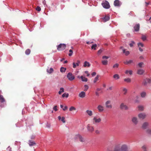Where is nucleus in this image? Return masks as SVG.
Segmentation results:
<instances>
[{"mask_svg": "<svg viewBox=\"0 0 151 151\" xmlns=\"http://www.w3.org/2000/svg\"><path fill=\"white\" fill-rule=\"evenodd\" d=\"M149 123L147 122H145L142 124V129H146L145 133L147 135L151 136V129H148Z\"/></svg>", "mask_w": 151, "mask_h": 151, "instance_id": "f257e3e1", "label": "nucleus"}, {"mask_svg": "<svg viewBox=\"0 0 151 151\" xmlns=\"http://www.w3.org/2000/svg\"><path fill=\"white\" fill-rule=\"evenodd\" d=\"M127 146L123 145L121 146L120 148H119L117 146L115 147L113 151H127Z\"/></svg>", "mask_w": 151, "mask_h": 151, "instance_id": "f03ea898", "label": "nucleus"}, {"mask_svg": "<svg viewBox=\"0 0 151 151\" xmlns=\"http://www.w3.org/2000/svg\"><path fill=\"white\" fill-rule=\"evenodd\" d=\"M142 63H139L137 65L136 68L137 70V73L138 75H142Z\"/></svg>", "mask_w": 151, "mask_h": 151, "instance_id": "7ed1b4c3", "label": "nucleus"}, {"mask_svg": "<svg viewBox=\"0 0 151 151\" xmlns=\"http://www.w3.org/2000/svg\"><path fill=\"white\" fill-rule=\"evenodd\" d=\"M74 139H79L81 142H84L85 141V139L81 135L77 134L75 135Z\"/></svg>", "mask_w": 151, "mask_h": 151, "instance_id": "20e7f679", "label": "nucleus"}, {"mask_svg": "<svg viewBox=\"0 0 151 151\" xmlns=\"http://www.w3.org/2000/svg\"><path fill=\"white\" fill-rule=\"evenodd\" d=\"M66 47V45L64 44H60L57 47V50L59 51L62 50H64Z\"/></svg>", "mask_w": 151, "mask_h": 151, "instance_id": "39448f33", "label": "nucleus"}, {"mask_svg": "<svg viewBox=\"0 0 151 151\" xmlns=\"http://www.w3.org/2000/svg\"><path fill=\"white\" fill-rule=\"evenodd\" d=\"M67 76L68 80L70 81H72L75 79L74 76L70 72L68 73Z\"/></svg>", "mask_w": 151, "mask_h": 151, "instance_id": "423d86ee", "label": "nucleus"}, {"mask_svg": "<svg viewBox=\"0 0 151 151\" xmlns=\"http://www.w3.org/2000/svg\"><path fill=\"white\" fill-rule=\"evenodd\" d=\"M102 6L105 8L109 9L110 7V6L109 3L106 1L103 2L102 3Z\"/></svg>", "mask_w": 151, "mask_h": 151, "instance_id": "0eeeda50", "label": "nucleus"}, {"mask_svg": "<svg viewBox=\"0 0 151 151\" xmlns=\"http://www.w3.org/2000/svg\"><path fill=\"white\" fill-rule=\"evenodd\" d=\"M132 121L134 125H137L138 123V120L136 117H133L132 118Z\"/></svg>", "mask_w": 151, "mask_h": 151, "instance_id": "6e6552de", "label": "nucleus"}, {"mask_svg": "<svg viewBox=\"0 0 151 151\" xmlns=\"http://www.w3.org/2000/svg\"><path fill=\"white\" fill-rule=\"evenodd\" d=\"M148 83H151V78H146L144 79L143 84L145 85H146Z\"/></svg>", "mask_w": 151, "mask_h": 151, "instance_id": "1a4fd4ad", "label": "nucleus"}, {"mask_svg": "<svg viewBox=\"0 0 151 151\" xmlns=\"http://www.w3.org/2000/svg\"><path fill=\"white\" fill-rule=\"evenodd\" d=\"M87 129L90 132H92L94 130L93 127L90 124H88L87 126Z\"/></svg>", "mask_w": 151, "mask_h": 151, "instance_id": "9d476101", "label": "nucleus"}, {"mask_svg": "<svg viewBox=\"0 0 151 151\" xmlns=\"http://www.w3.org/2000/svg\"><path fill=\"white\" fill-rule=\"evenodd\" d=\"M120 108L122 109L127 110L128 109V106L123 103H122L120 105Z\"/></svg>", "mask_w": 151, "mask_h": 151, "instance_id": "9b49d317", "label": "nucleus"}, {"mask_svg": "<svg viewBox=\"0 0 151 151\" xmlns=\"http://www.w3.org/2000/svg\"><path fill=\"white\" fill-rule=\"evenodd\" d=\"M111 101H108L105 103V105L107 108L111 109L112 108V105L110 104Z\"/></svg>", "mask_w": 151, "mask_h": 151, "instance_id": "f8f14e48", "label": "nucleus"}, {"mask_svg": "<svg viewBox=\"0 0 151 151\" xmlns=\"http://www.w3.org/2000/svg\"><path fill=\"white\" fill-rule=\"evenodd\" d=\"M97 109H98L99 111L100 112H103L104 110V107L100 105H99L98 106Z\"/></svg>", "mask_w": 151, "mask_h": 151, "instance_id": "ddd939ff", "label": "nucleus"}, {"mask_svg": "<svg viewBox=\"0 0 151 151\" xmlns=\"http://www.w3.org/2000/svg\"><path fill=\"white\" fill-rule=\"evenodd\" d=\"M80 61L79 60H78L77 61V62L76 63H75V62H73V68H75L76 66H78L79 65V64L80 63Z\"/></svg>", "mask_w": 151, "mask_h": 151, "instance_id": "4468645a", "label": "nucleus"}, {"mask_svg": "<svg viewBox=\"0 0 151 151\" xmlns=\"http://www.w3.org/2000/svg\"><path fill=\"white\" fill-rule=\"evenodd\" d=\"M93 120L94 121V122L95 123H99L101 121V119L100 118H99L98 119H97V118L96 117H94L93 119Z\"/></svg>", "mask_w": 151, "mask_h": 151, "instance_id": "2eb2a0df", "label": "nucleus"}, {"mask_svg": "<svg viewBox=\"0 0 151 151\" xmlns=\"http://www.w3.org/2000/svg\"><path fill=\"white\" fill-rule=\"evenodd\" d=\"M140 25L139 24H136L134 27V30L135 31H138L139 29Z\"/></svg>", "mask_w": 151, "mask_h": 151, "instance_id": "dca6fc26", "label": "nucleus"}, {"mask_svg": "<svg viewBox=\"0 0 151 151\" xmlns=\"http://www.w3.org/2000/svg\"><path fill=\"white\" fill-rule=\"evenodd\" d=\"M86 96V93L83 91H82L79 94V96L81 98H83L85 97Z\"/></svg>", "mask_w": 151, "mask_h": 151, "instance_id": "f3484780", "label": "nucleus"}, {"mask_svg": "<svg viewBox=\"0 0 151 151\" xmlns=\"http://www.w3.org/2000/svg\"><path fill=\"white\" fill-rule=\"evenodd\" d=\"M103 21L104 22H105L108 21L110 19V17L107 16H105L104 18H102Z\"/></svg>", "mask_w": 151, "mask_h": 151, "instance_id": "a211bd4d", "label": "nucleus"}, {"mask_svg": "<svg viewBox=\"0 0 151 151\" xmlns=\"http://www.w3.org/2000/svg\"><path fill=\"white\" fill-rule=\"evenodd\" d=\"M114 5L115 6H120V2L118 0H115L114 2Z\"/></svg>", "mask_w": 151, "mask_h": 151, "instance_id": "6ab92c4d", "label": "nucleus"}, {"mask_svg": "<svg viewBox=\"0 0 151 151\" xmlns=\"http://www.w3.org/2000/svg\"><path fill=\"white\" fill-rule=\"evenodd\" d=\"M29 144L30 146H32L35 145L36 143L33 141L29 140Z\"/></svg>", "mask_w": 151, "mask_h": 151, "instance_id": "aec40b11", "label": "nucleus"}, {"mask_svg": "<svg viewBox=\"0 0 151 151\" xmlns=\"http://www.w3.org/2000/svg\"><path fill=\"white\" fill-rule=\"evenodd\" d=\"M90 65H91L89 62L86 61L84 63L83 66L85 67H88L90 66Z\"/></svg>", "mask_w": 151, "mask_h": 151, "instance_id": "412c9836", "label": "nucleus"}, {"mask_svg": "<svg viewBox=\"0 0 151 151\" xmlns=\"http://www.w3.org/2000/svg\"><path fill=\"white\" fill-rule=\"evenodd\" d=\"M86 113L88 114V115L89 116H91L93 114V112L91 110H87L86 111Z\"/></svg>", "mask_w": 151, "mask_h": 151, "instance_id": "4be33fe9", "label": "nucleus"}, {"mask_svg": "<svg viewBox=\"0 0 151 151\" xmlns=\"http://www.w3.org/2000/svg\"><path fill=\"white\" fill-rule=\"evenodd\" d=\"M140 96H137L136 97L135 99V102L136 103H139L140 101Z\"/></svg>", "mask_w": 151, "mask_h": 151, "instance_id": "5701e85b", "label": "nucleus"}, {"mask_svg": "<svg viewBox=\"0 0 151 151\" xmlns=\"http://www.w3.org/2000/svg\"><path fill=\"white\" fill-rule=\"evenodd\" d=\"M133 63V60H127L125 62H124V63L126 65L131 64L132 63Z\"/></svg>", "mask_w": 151, "mask_h": 151, "instance_id": "b1692460", "label": "nucleus"}, {"mask_svg": "<svg viewBox=\"0 0 151 151\" xmlns=\"http://www.w3.org/2000/svg\"><path fill=\"white\" fill-rule=\"evenodd\" d=\"M81 78L83 81L87 82L88 81V79L82 76H81Z\"/></svg>", "mask_w": 151, "mask_h": 151, "instance_id": "393cba45", "label": "nucleus"}, {"mask_svg": "<svg viewBox=\"0 0 151 151\" xmlns=\"http://www.w3.org/2000/svg\"><path fill=\"white\" fill-rule=\"evenodd\" d=\"M148 151V148L147 147V146L146 145H144L143 146H142V151Z\"/></svg>", "mask_w": 151, "mask_h": 151, "instance_id": "a878e982", "label": "nucleus"}, {"mask_svg": "<svg viewBox=\"0 0 151 151\" xmlns=\"http://www.w3.org/2000/svg\"><path fill=\"white\" fill-rule=\"evenodd\" d=\"M58 118L59 120H61L63 123H65V118L64 117H63L62 118H61V117L59 116L58 117Z\"/></svg>", "mask_w": 151, "mask_h": 151, "instance_id": "bb28decb", "label": "nucleus"}, {"mask_svg": "<svg viewBox=\"0 0 151 151\" xmlns=\"http://www.w3.org/2000/svg\"><path fill=\"white\" fill-rule=\"evenodd\" d=\"M5 101V100L4 98L3 97V96L0 94V101L1 102H4Z\"/></svg>", "mask_w": 151, "mask_h": 151, "instance_id": "cd10ccee", "label": "nucleus"}, {"mask_svg": "<svg viewBox=\"0 0 151 151\" xmlns=\"http://www.w3.org/2000/svg\"><path fill=\"white\" fill-rule=\"evenodd\" d=\"M113 78L116 80L118 79L119 78V75L115 74L113 76Z\"/></svg>", "mask_w": 151, "mask_h": 151, "instance_id": "c85d7f7f", "label": "nucleus"}, {"mask_svg": "<svg viewBox=\"0 0 151 151\" xmlns=\"http://www.w3.org/2000/svg\"><path fill=\"white\" fill-rule=\"evenodd\" d=\"M66 70V68L63 67H61L60 69V71L61 72H65Z\"/></svg>", "mask_w": 151, "mask_h": 151, "instance_id": "c756f323", "label": "nucleus"}, {"mask_svg": "<svg viewBox=\"0 0 151 151\" xmlns=\"http://www.w3.org/2000/svg\"><path fill=\"white\" fill-rule=\"evenodd\" d=\"M123 52L124 53H125L126 55H127L129 54V51H126V50L124 49L123 50Z\"/></svg>", "mask_w": 151, "mask_h": 151, "instance_id": "7c9ffc66", "label": "nucleus"}, {"mask_svg": "<svg viewBox=\"0 0 151 151\" xmlns=\"http://www.w3.org/2000/svg\"><path fill=\"white\" fill-rule=\"evenodd\" d=\"M108 61L107 60H102L101 62L103 65H106L108 64Z\"/></svg>", "mask_w": 151, "mask_h": 151, "instance_id": "2f4dec72", "label": "nucleus"}, {"mask_svg": "<svg viewBox=\"0 0 151 151\" xmlns=\"http://www.w3.org/2000/svg\"><path fill=\"white\" fill-rule=\"evenodd\" d=\"M99 75H97V76L93 80V82L94 83H96V81L99 80Z\"/></svg>", "mask_w": 151, "mask_h": 151, "instance_id": "473e14b6", "label": "nucleus"}, {"mask_svg": "<svg viewBox=\"0 0 151 151\" xmlns=\"http://www.w3.org/2000/svg\"><path fill=\"white\" fill-rule=\"evenodd\" d=\"M138 46L139 48V50L140 51H142V49L141 48V47H142V43L141 42H139L138 43Z\"/></svg>", "mask_w": 151, "mask_h": 151, "instance_id": "72a5a7b5", "label": "nucleus"}, {"mask_svg": "<svg viewBox=\"0 0 151 151\" xmlns=\"http://www.w3.org/2000/svg\"><path fill=\"white\" fill-rule=\"evenodd\" d=\"M122 91L123 92V94L124 95H126L127 93V90L126 88H124L123 89Z\"/></svg>", "mask_w": 151, "mask_h": 151, "instance_id": "f704fd0d", "label": "nucleus"}, {"mask_svg": "<svg viewBox=\"0 0 151 151\" xmlns=\"http://www.w3.org/2000/svg\"><path fill=\"white\" fill-rule=\"evenodd\" d=\"M129 73V74L130 75H131L132 74V70H127L125 72V73L126 74H128V73Z\"/></svg>", "mask_w": 151, "mask_h": 151, "instance_id": "c9c22d12", "label": "nucleus"}, {"mask_svg": "<svg viewBox=\"0 0 151 151\" xmlns=\"http://www.w3.org/2000/svg\"><path fill=\"white\" fill-rule=\"evenodd\" d=\"M84 91H86L88 88V86L87 85H85L84 86Z\"/></svg>", "mask_w": 151, "mask_h": 151, "instance_id": "e433bc0d", "label": "nucleus"}, {"mask_svg": "<svg viewBox=\"0 0 151 151\" xmlns=\"http://www.w3.org/2000/svg\"><path fill=\"white\" fill-rule=\"evenodd\" d=\"M30 52L31 51L30 49H27L26 50L25 53L26 55H28L30 53Z\"/></svg>", "mask_w": 151, "mask_h": 151, "instance_id": "4c0bfd02", "label": "nucleus"}, {"mask_svg": "<svg viewBox=\"0 0 151 151\" xmlns=\"http://www.w3.org/2000/svg\"><path fill=\"white\" fill-rule=\"evenodd\" d=\"M97 47V45L96 44H94L91 47V48L92 49H94V50H96V47Z\"/></svg>", "mask_w": 151, "mask_h": 151, "instance_id": "58836bf2", "label": "nucleus"}, {"mask_svg": "<svg viewBox=\"0 0 151 151\" xmlns=\"http://www.w3.org/2000/svg\"><path fill=\"white\" fill-rule=\"evenodd\" d=\"M64 91V89L63 88H61L60 89V90L58 92V93L59 94H61L62 92H63Z\"/></svg>", "mask_w": 151, "mask_h": 151, "instance_id": "ea45409f", "label": "nucleus"}, {"mask_svg": "<svg viewBox=\"0 0 151 151\" xmlns=\"http://www.w3.org/2000/svg\"><path fill=\"white\" fill-rule=\"evenodd\" d=\"M147 40L146 36L145 35H142V40L143 41H145Z\"/></svg>", "mask_w": 151, "mask_h": 151, "instance_id": "a19ab883", "label": "nucleus"}, {"mask_svg": "<svg viewBox=\"0 0 151 151\" xmlns=\"http://www.w3.org/2000/svg\"><path fill=\"white\" fill-rule=\"evenodd\" d=\"M53 70L52 68H50L49 70H47V72L49 73H52L53 72Z\"/></svg>", "mask_w": 151, "mask_h": 151, "instance_id": "79ce46f5", "label": "nucleus"}, {"mask_svg": "<svg viewBox=\"0 0 151 151\" xmlns=\"http://www.w3.org/2000/svg\"><path fill=\"white\" fill-rule=\"evenodd\" d=\"M147 114L146 113H142V119H145L147 116Z\"/></svg>", "mask_w": 151, "mask_h": 151, "instance_id": "37998d69", "label": "nucleus"}, {"mask_svg": "<svg viewBox=\"0 0 151 151\" xmlns=\"http://www.w3.org/2000/svg\"><path fill=\"white\" fill-rule=\"evenodd\" d=\"M124 81L127 83H129L131 82V80L130 78H125L124 79Z\"/></svg>", "mask_w": 151, "mask_h": 151, "instance_id": "c03bdc74", "label": "nucleus"}, {"mask_svg": "<svg viewBox=\"0 0 151 151\" xmlns=\"http://www.w3.org/2000/svg\"><path fill=\"white\" fill-rule=\"evenodd\" d=\"M69 96V94L68 93H64L62 95V96L63 97H65L66 98H67Z\"/></svg>", "mask_w": 151, "mask_h": 151, "instance_id": "a18cd8bd", "label": "nucleus"}, {"mask_svg": "<svg viewBox=\"0 0 151 151\" xmlns=\"http://www.w3.org/2000/svg\"><path fill=\"white\" fill-rule=\"evenodd\" d=\"M137 111L142 110V106L140 105L138 106L137 108Z\"/></svg>", "mask_w": 151, "mask_h": 151, "instance_id": "49530a36", "label": "nucleus"}, {"mask_svg": "<svg viewBox=\"0 0 151 151\" xmlns=\"http://www.w3.org/2000/svg\"><path fill=\"white\" fill-rule=\"evenodd\" d=\"M76 109L73 106H71L69 109V110L70 111H72L73 110H75Z\"/></svg>", "mask_w": 151, "mask_h": 151, "instance_id": "de8ad7c7", "label": "nucleus"}, {"mask_svg": "<svg viewBox=\"0 0 151 151\" xmlns=\"http://www.w3.org/2000/svg\"><path fill=\"white\" fill-rule=\"evenodd\" d=\"M150 4V1H148V2H145V3L144 4V5H145V6L146 7L148 5H149Z\"/></svg>", "mask_w": 151, "mask_h": 151, "instance_id": "09e8293b", "label": "nucleus"}, {"mask_svg": "<svg viewBox=\"0 0 151 151\" xmlns=\"http://www.w3.org/2000/svg\"><path fill=\"white\" fill-rule=\"evenodd\" d=\"M146 96V93L145 92H142V98L145 97Z\"/></svg>", "mask_w": 151, "mask_h": 151, "instance_id": "8fccbe9b", "label": "nucleus"}, {"mask_svg": "<svg viewBox=\"0 0 151 151\" xmlns=\"http://www.w3.org/2000/svg\"><path fill=\"white\" fill-rule=\"evenodd\" d=\"M119 65L117 63L115 64L113 66L114 68H117L119 66Z\"/></svg>", "mask_w": 151, "mask_h": 151, "instance_id": "3c124183", "label": "nucleus"}, {"mask_svg": "<svg viewBox=\"0 0 151 151\" xmlns=\"http://www.w3.org/2000/svg\"><path fill=\"white\" fill-rule=\"evenodd\" d=\"M69 52H70V53L69 54V56H71L73 54V50H70L69 51Z\"/></svg>", "mask_w": 151, "mask_h": 151, "instance_id": "603ef678", "label": "nucleus"}, {"mask_svg": "<svg viewBox=\"0 0 151 151\" xmlns=\"http://www.w3.org/2000/svg\"><path fill=\"white\" fill-rule=\"evenodd\" d=\"M103 50L102 49H101L98 51L97 52V54L98 55H100L102 52Z\"/></svg>", "mask_w": 151, "mask_h": 151, "instance_id": "864d4df0", "label": "nucleus"}, {"mask_svg": "<svg viewBox=\"0 0 151 151\" xmlns=\"http://www.w3.org/2000/svg\"><path fill=\"white\" fill-rule=\"evenodd\" d=\"M36 10L38 11L39 12L41 10V9L40 7L37 6L36 8Z\"/></svg>", "mask_w": 151, "mask_h": 151, "instance_id": "5fc2aeb1", "label": "nucleus"}, {"mask_svg": "<svg viewBox=\"0 0 151 151\" xmlns=\"http://www.w3.org/2000/svg\"><path fill=\"white\" fill-rule=\"evenodd\" d=\"M134 43V42L133 41H132L131 42V43L129 44V45H130V47H133V44Z\"/></svg>", "mask_w": 151, "mask_h": 151, "instance_id": "6e6d98bb", "label": "nucleus"}, {"mask_svg": "<svg viewBox=\"0 0 151 151\" xmlns=\"http://www.w3.org/2000/svg\"><path fill=\"white\" fill-rule=\"evenodd\" d=\"M109 57L108 56H104L102 57V58L103 59H108V58H109Z\"/></svg>", "mask_w": 151, "mask_h": 151, "instance_id": "4d7b16f0", "label": "nucleus"}, {"mask_svg": "<svg viewBox=\"0 0 151 151\" xmlns=\"http://www.w3.org/2000/svg\"><path fill=\"white\" fill-rule=\"evenodd\" d=\"M57 108V106H54L53 107V109L55 111H57L58 110V109Z\"/></svg>", "mask_w": 151, "mask_h": 151, "instance_id": "13d9d810", "label": "nucleus"}, {"mask_svg": "<svg viewBox=\"0 0 151 151\" xmlns=\"http://www.w3.org/2000/svg\"><path fill=\"white\" fill-rule=\"evenodd\" d=\"M138 117L139 119L142 118V113H139L138 114Z\"/></svg>", "mask_w": 151, "mask_h": 151, "instance_id": "bf43d9fd", "label": "nucleus"}, {"mask_svg": "<svg viewBox=\"0 0 151 151\" xmlns=\"http://www.w3.org/2000/svg\"><path fill=\"white\" fill-rule=\"evenodd\" d=\"M68 109V107L67 106H65L63 108V111H65L67 110Z\"/></svg>", "mask_w": 151, "mask_h": 151, "instance_id": "052dcab7", "label": "nucleus"}, {"mask_svg": "<svg viewBox=\"0 0 151 151\" xmlns=\"http://www.w3.org/2000/svg\"><path fill=\"white\" fill-rule=\"evenodd\" d=\"M85 73L87 74V76H88L90 74H89L88 73V72L87 71H86L85 72Z\"/></svg>", "mask_w": 151, "mask_h": 151, "instance_id": "680f3d73", "label": "nucleus"}, {"mask_svg": "<svg viewBox=\"0 0 151 151\" xmlns=\"http://www.w3.org/2000/svg\"><path fill=\"white\" fill-rule=\"evenodd\" d=\"M96 73L95 72H93L92 74H91V75L92 76H95V75H96Z\"/></svg>", "mask_w": 151, "mask_h": 151, "instance_id": "e2e57ef3", "label": "nucleus"}, {"mask_svg": "<svg viewBox=\"0 0 151 151\" xmlns=\"http://www.w3.org/2000/svg\"><path fill=\"white\" fill-rule=\"evenodd\" d=\"M96 91L98 92L100 91L101 90V88H98L96 89Z\"/></svg>", "mask_w": 151, "mask_h": 151, "instance_id": "0e129e2a", "label": "nucleus"}, {"mask_svg": "<svg viewBox=\"0 0 151 151\" xmlns=\"http://www.w3.org/2000/svg\"><path fill=\"white\" fill-rule=\"evenodd\" d=\"M96 94V96H99V94L98 92L96 91L95 92Z\"/></svg>", "mask_w": 151, "mask_h": 151, "instance_id": "69168bd1", "label": "nucleus"}, {"mask_svg": "<svg viewBox=\"0 0 151 151\" xmlns=\"http://www.w3.org/2000/svg\"><path fill=\"white\" fill-rule=\"evenodd\" d=\"M112 89V87H109V89L110 90H111Z\"/></svg>", "mask_w": 151, "mask_h": 151, "instance_id": "338daca9", "label": "nucleus"}, {"mask_svg": "<svg viewBox=\"0 0 151 151\" xmlns=\"http://www.w3.org/2000/svg\"><path fill=\"white\" fill-rule=\"evenodd\" d=\"M96 134H99V131L98 130L96 131Z\"/></svg>", "mask_w": 151, "mask_h": 151, "instance_id": "774afa93", "label": "nucleus"}]
</instances>
